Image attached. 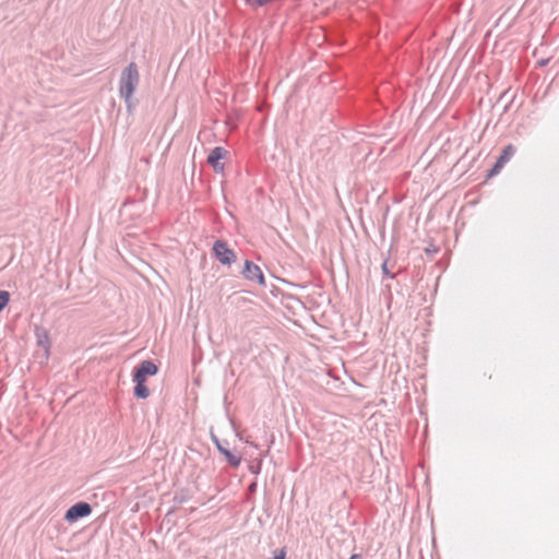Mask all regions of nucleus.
Segmentation results:
<instances>
[{
  "instance_id": "nucleus-1",
  "label": "nucleus",
  "mask_w": 559,
  "mask_h": 559,
  "mask_svg": "<svg viewBox=\"0 0 559 559\" xmlns=\"http://www.w3.org/2000/svg\"><path fill=\"white\" fill-rule=\"evenodd\" d=\"M140 82V73L135 62H130L122 71L119 79V94L123 98L127 108L131 110L132 96Z\"/></svg>"
},
{
  "instance_id": "nucleus-2",
  "label": "nucleus",
  "mask_w": 559,
  "mask_h": 559,
  "mask_svg": "<svg viewBox=\"0 0 559 559\" xmlns=\"http://www.w3.org/2000/svg\"><path fill=\"white\" fill-rule=\"evenodd\" d=\"M92 506L88 502L80 501L71 506L64 514V520L73 524L81 519L87 518L92 514Z\"/></svg>"
},
{
  "instance_id": "nucleus-3",
  "label": "nucleus",
  "mask_w": 559,
  "mask_h": 559,
  "mask_svg": "<svg viewBox=\"0 0 559 559\" xmlns=\"http://www.w3.org/2000/svg\"><path fill=\"white\" fill-rule=\"evenodd\" d=\"M212 250L214 257L223 265H230L236 261V253L234 250L229 249L227 242L222 239H218L214 242Z\"/></svg>"
},
{
  "instance_id": "nucleus-4",
  "label": "nucleus",
  "mask_w": 559,
  "mask_h": 559,
  "mask_svg": "<svg viewBox=\"0 0 559 559\" xmlns=\"http://www.w3.org/2000/svg\"><path fill=\"white\" fill-rule=\"evenodd\" d=\"M158 372L157 365L147 359L141 361L133 370L132 380H140L145 382L147 377H153Z\"/></svg>"
},
{
  "instance_id": "nucleus-5",
  "label": "nucleus",
  "mask_w": 559,
  "mask_h": 559,
  "mask_svg": "<svg viewBox=\"0 0 559 559\" xmlns=\"http://www.w3.org/2000/svg\"><path fill=\"white\" fill-rule=\"evenodd\" d=\"M515 146L512 144H508L503 147L500 156L497 158L496 163L493 164L492 168L488 171L487 177H493L497 176L503 166L512 158V156L515 154Z\"/></svg>"
},
{
  "instance_id": "nucleus-6",
  "label": "nucleus",
  "mask_w": 559,
  "mask_h": 559,
  "mask_svg": "<svg viewBox=\"0 0 559 559\" xmlns=\"http://www.w3.org/2000/svg\"><path fill=\"white\" fill-rule=\"evenodd\" d=\"M242 275L246 280L257 282L260 285H265L264 275L261 269L252 261L247 260L243 265Z\"/></svg>"
},
{
  "instance_id": "nucleus-7",
  "label": "nucleus",
  "mask_w": 559,
  "mask_h": 559,
  "mask_svg": "<svg viewBox=\"0 0 559 559\" xmlns=\"http://www.w3.org/2000/svg\"><path fill=\"white\" fill-rule=\"evenodd\" d=\"M227 150L223 146H215L207 156V163L212 166L216 174L223 173L224 164L221 163L227 155Z\"/></svg>"
},
{
  "instance_id": "nucleus-8",
  "label": "nucleus",
  "mask_w": 559,
  "mask_h": 559,
  "mask_svg": "<svg viewBox=\"0 0 559 559\" xmlns=\"http://www.w3.org/2000/svg\"><path fill=\"white\" fill-rule=\"evenodd\" d=\"M212 440L214 441L218 452L225 456L226 461L231 467H238L240 465L241 457L239 455L234 454L229 449H227V447L225 445L227 444V441L223 443L214 435L212 436Z\"/></svg>"
},
{
  "instance_id": "nucleus-9",
  "label": "nucleus",
  "mask_w": 559,
  "mask_h": 559,
  "mask_svg": "<svg viewBox=\"0 0 559 559\" xmlns=\"http://www.w3.org/2000/svg\"><path fill=\"white\" fill-rule=\"evenodd\" d=\"M35 335L37 340V345L44 348L46 354H48L50 348V337L48 331L45 328L36 326Z\"/></svg>"
},
{
  "instance_id": "nucleus-10",
  "label": "nucleus",
  "mask_w": 559,
  "mask_h": 559,
  "mask_svg": "<svg viewBox=\"0 0 559 559\" xmlns=\"http://www.w3.org/2000/svg\"><path fill=\"white\" fill-rule=\"evenodd\" d=\"M135 385H134V389H133V394L136 399H141V400H145L150 396V390L145 385V382L143 381H140V380H132Z\"/></svg>"
},
{
  "instance_id": "nucleus-11",
  "label": "nucleus",
  "mask_w": 559,
  "mask_h": 559,
  "mask_svg": "<svg viewBox=\"0 0 559 559\" xmlns=\"http://www.w3.org/2000/svg\"><path fill=\"white\" fill-rule=\"evenodd\" d=\"M10 301V293L7 290H0V312L8 306Z\"/></svg>"
},
{
  "instance_id": "nucleus-12",
  "label": "nucleus",
  "mask_w": 559,
  "mask_h": 559,
  "mask_svg": "<svg viewBox=\"0 0 559 559\" xmlns=\"http://www.w3.org/2000/svg\"><path fill=\"white\" fill-rule=\"evenodd\" d=\"M382 274H383V277L384 278H390V280H393L395 277V274L392 273L389 267H388V260H385L383 263H382Z\"/></svg>"
},
{
  "instance_id": "nucleus-13",
  "label": "nucleus",
  "mask_w": 559,
  "mask_h": 559,
  "mask_svg": "<svg viewBox=\"0 0 559 559\" xmlns=\"http://www.w3.org/2000/svg\"><path fill=\"white\" fill-rule=\"evenodd\" d=\"M269 559H286V548H281L274 551V556Z\"/></svg>"
},
{
  "instance_id": "nucleus-14",
  "label": "nucleus",
  "mask_w": 559,
  "mask_h": 559,
  "mask_svg": "<svg viewBox=\"0 0 559 559\" xmlns=\"http://www.w3.org/2000/svg\"><path fill=\"white\" fill-rule=\"evenodd\" d=\"M257 487H258L257 483H255V481H252V483H251V484H249V486H248V491H249L250 493H253V492H255Z\"/></svg>"
},
{
  "instance_id": "nucleus-15",
  "label": "nucleus",
  "mask_w": 559,
  "mask_h": 559,
  "mask_svg": "<svg viewBox=\"0 0 559 559\" xmlns=\"http://www.w3.org/2000/svg\"><path fill=\"white\" fill-rule=\"evenodd\" d=\"M260 469H261L260 464H259L258 466H255V467H254V466H250V472H251L252 474H259V473H260Z\"/></svg>"
},
{
  "instance_id": "nucleus-16",
  "label": "nucleus",
  "mask_w": 559,
  "mask_h": 559,
  "mask_svg": "<svg viewBox=\"0 0 559 559\" xmlns=\"http://www.w3.org/2000/svg\"><path fill=\"white\" fill-rule=\"evenodd\" d=\"M349 559H360V555L358 554H353Z\"/></svg>"
}]
</instances>
